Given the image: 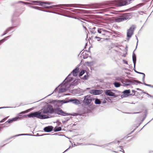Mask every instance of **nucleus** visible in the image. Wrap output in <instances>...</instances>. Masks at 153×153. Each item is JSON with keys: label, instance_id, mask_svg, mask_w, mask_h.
Segmentation results:
<instances>
[{"label": "nucleus", "instance_id": "c85d7f7f", "mask_svg": "<svg viewBox=\"0 0 153 153\" xmlns=\"http://www.w3.org/2000/svg\"><path fill=\"white\" fill-rule=\"evenodd\" d=\"M132 58H133V61L134 62H135V61H136V57H135V55L134 54L133 55Z\"/></svg>", "mask_w": 153, "mask_h": 153}, {"label": "nucleus", "instance_id": "dca6fc26", "mask_svg": "<svg viewBox=\"0 0 153 153\" xmlns=\"http://www.w3.org/2000/svg\"><path fill=\"white\" fill-rule=\"evenodd\" d=\"M144 120V119L142 117H139L137 118V121L138 124H140L142 123Z\"/></svg>", "mask_w": 153, "mask_h": 153}, {"label": "nucleus", "instance_id": "49530a36", "mask_svg": "<svg viewBox=\"0 0 153 153\" xmlns=\"http://www.w3.org/2000/svg\"><path fill=\"white\" fill-rule=\"evenodd\" d=\"M146 125H144V126L138 131V132L140 131L146 126Z\"/></svg>", "mask_w": 153, "mask_h": 153}, {"label": "nucleus", "instance_id": "6ab92c4d", "mask_svg": "<svg viewBox=\"0 0 153 153\" xmlns=\"http://www.w3.org/2000/svg\"><path fill=\"white\" fill-rule=\"evenodd\" d=\"M32 2L33 3H35L37 4H39L42 5H43L44 4H45L46 3L45 2H42L39 1H32Z\"/></svg>", "mask_w": 153, "mask_h": 153}, {"label": "nucleus", "instance_id": "c03bdc74", "mask_svg": "<svg viewBox=\"0 0 153 153\" xmlns=\"http://www.w3.org/2000/svg\"><path fill=\"white\" fill-rule=\"evenodd\" d=\"M70 147H71V146H70L69 147L68 149H66L63 153L67 152L68 150V149L70 148Z\"/></svg>", "mask_w": 153, "mask_h": 153}, {"label": "nucleus", "instance_id": "9b49d317", "mask_svg": "<svg viewBox=\"0 0 153 153\" xmlns=\"http://www.w3.org/2000/svg\"><path fill=\"white\" fill-rule=\"evenodd\" d=\"M105 94L107 95L114 96V97H117L116 96H115V94L111 91L110 90H106L105 91Z\"/></svg>", "mask_w": 153, "mask_h": 153}, {"label": "nucleus", "instance_id": "b1692460", "mask_svg": "<svg viewBox=\"0 0 153 153\" xmlns=\"http://www.w3.org/2000/svg\"><path fill=\"white\" fill-rule=\"evenodd\" d=\"M101 101L98 99H96L95 100V103L96 104H101Z\"/></svg>", "mask_w": 153, "mask_h": 153}, {"label": "nucleus", "instance_id": "6e6552de", "mask_svg": "<svg viewBox=\"0 0 153 153\" xmlns=\"http://www.w3.org/2000/svg\"><path fill=\"white\" fill-rule=\"evenodd\" d=\"M53 129V127L51 126H48L45 127L43 129L44 131L46 132H50L52 131Z\"/></svg>", "mask_w": 153, "mask_h": 153}, {"label": "nucleus", "instance_id": "aec40b11", "mask_svg": "<svg viewBox=\"0 0 153 153\" xmlns=\"http://www.w3.org/2000/svg\"><path fill=\"white\" fill-rule=\"evenodd\" d=\"M123 77H122L117 76L115 78V80L117 81H120L121 82H124L123 81Z\"/></svg>", "mask_w": 153, "mask_h": 153}, {"label": "nucleus", "instance_id": "37998d69", "mask_svg": "<svg viewBox=\"0 0 153 153\" xmlns=\"http://www.w3.org/2000/svg\"><path fill=\"white\" fill-rule=\"evenodd\" d=\"M25 135H29V136H32V134H25Z\"/></svg>", "mask_w": 153, "mask_h": 153}, {"label": "nucleus", "instance_id": "4d7b16f0", "mask_svg": "<svg viewBox=\"0 0 153 153\" xmlns=\"http://www.w3.org/2000/svg\"><path fill=\"white\" fill-rule=\"evenodd\" d=\"M87 89H90V88H86Z\"/></svg>", "mask_w": 153, "mask_h": 153}, {"label": "nucleus", "instance_id": "cd10ccee", "mask_svg": "<svg viewBox=\"0 0 153 153\" xmlns=\"http://www.w3.org/2000/svg\"><path fill=\"white\" fill-rule=\"evenodd\" d=\"M95 90H91L89 91V93L91 94L94 95Z\"/></svg>", "mask_w": 153, "mask_h": 153}, {"label": "nucleus", "instance_id": "e433bc0d", "mask_svg": "<svg viewBox=\"0 0 153 153\" xmlns=\"http://www.w3.org/2000/svg\"><path fill=\"white\" fill-rule=\"evenodd\" d=\"M32 7L33 8L38 9H39V7H37V6H33V7Z\"/></svg>", "mask_w": 153, "mask_h": 153}, {"label": "nucleus", "instance_id": "5fc2aeb1", "mask_svg": "<svg viewBox=\"0 0 153 153\" xmlns=\"http://www.w3.org/2000/svg\"><path fill=\"white\" fill-rule=\"evenodd\" d=\"M112 152H115V153H116L117 152L115 151H112Z\"/></svg>", "mask_w": 153, "mask_h": 153}, {"label": "nucleus", "instance_id": "20e7f679", "mask_svg": "<svg viewBox=\"0 0 153 153\" xmlns=\"http://www.w3.org/2000/svg\"><path fill=\"white\" fill-rule=\"evenodd\" d=\"M111 32L105 30L102 37L103 39L105 40H110L113 39V37L114 36Z\"/></svg>", "mask_w": 153, "mask_h": 153}, {"label": "nucleus", "instance_id": "f257e3e1", "mask_svg": "<svg viewBox=\"0 0 153 153\" xmlns=\"http://www.w3.org/2000/svg\"><path fill=\"white\" fill-rule=\"evenodd\" d=\"M95 100V98L93 97L91 95H88L84 97V99L83 100V103L86 105L90 106L93 104L92 101Z\"/></svg>", "mask_w": 153, "mask_h": 153}, {"label": "nucleus", "instance_id": "09e8293b", "mask_svg": "<svg viewBox=\"0 0 153 153\" xmlns=\"http://www.w3.org/2000/svg\"><path fill=\"white\" fill-rule=\"evenodd\" d=\"M120 142V141L119 140H118L117 141V143H118V144H119Z\"/></svg>", "mask_w": 153, "mask_h": 153}, {"label": "nucleus", "instance_id": "423d86ee", "mask_svg": "<svg viewBox=\"0 0 153 153\" xmlns=\"http://www.w3.org/2000/svg\"><path fill=\"white\" fill-rule=\"evenodd\" d=\"M65 116L68 114H67L64 112L60 108L54 109L53 113Z\"/></svg>", "mask_w": 153, "mask_h": 153}, {"label": "nucleus", "instance_id": "bb28decb", "mask_svg": "<svg viewBox=\"0 0 153 153\" xmlns=\"http://www.w3.org/2000/svg\"><path fill=\"white\" fill-rule=\"evenodd\" d=\"M94 39H97L98 41H100V39H103V38H101V37H99L97 36H96L94 37Z\"/></svg>", "mask_w": 153, "mask_h": 153}, {"label": "nucleus", "instance_id": "1a4fd4ad", "mask_svg": "<svg viewBox=\"0 0 153 153\" xmlns=\"http://www.w3.org/2000/svg\"><path fill=\"white\" fill-rule=\"evenodd\" d=\"M106 30L103 29L102 28H98L97 29V31L99 33V35H97V36H99L100 37L102 38L103 35Z\"/></svg>", "mask_w": 153, "mask_h": 153}, {"label": "nucleus", "instance_id": "f3484780", "mask_svg": "<svg viewBox=\"0 0 153 153\" xmlns=\"http://www.w3.org/2000/svg\"><path fill=\"white\" fill-rule=\"evenodd\" d=\"M103 92V91L102 90H95L94 95H97L102 94Z\"/></svg>", "mask_w": 153, "mask_h": 153}, {"label": "nucleus", "instance_id": "f8f14e48", "mask_svg": "<svg viewBox=\"0 0 153 153\" xmlns=\"http://www.w3.org/2000/svg\"><path fill=\"white\" fill-rule=\"evenodd\" d=\"M113 143H115L114 142H112L110 143H108L107 144H105L104 145H96V144H92V143L88 144V145H94V146H98V147H102L104 148V147H105V146H108V145H109Z\"/></svg>", "mask_w": 153, "mask_h": 153}, {"label": "nucleus", "instance_id": "5701e85b", "mask_svg": "<svg viewBox=\"0 0 153 153\" xmlns=\"http://www.w3.org/2000/svg\"><path fill=\"white\" fill-rule=\"evenodd\" d=\"M23 135H25V134H16V135H14V136H12L10 137L9 138V139H12L13 137H15L19 136H23Z\"/></svg>", "mask_w": 153, "mask_h": 153}, {"label": "nucleus", "instance_id": "13d9d810", "mask_svg": "<svg viewBox=\"0 0 153 153\" xmlns=\"http://www.w3.org/2000/svg\"><path fill=\"white\" fill-rule=\"evenodd\" d=\"M42 131V132H43V131Z\"/></svg>", "mask_w": 153, "mask_h": 153}, {"label": "nucleus", "instance_id": "4c0bfd02", "mask_svg": "<svg viewBox=\"0 0 153 153\" xmlns=\"http://www.w3.org/2000/svg\"><path fill=\"white\" fill-rule=\"evenodd\" d=\"M10 30V29H7L5 31V33H4V34H3V35H5V34H6V33H7V32H8Z\"/></svg>", "mask_w": 153, "mask_h": 153}, {"label": "nucleus", "instance_id": "3c124183", "mask_svg": "<svg viewBox=\"0 0 153 153\" xmlns=\"http://www.w3.org/2000/svg\"><path fill=\"white\" fill-rule=\"evenodd\" d=\"M33 127V126H30L29 127V128H32Z\"/></svg>", "mask_w": 153, "mask_h": 153}, {"label": "nucleus", "instance_id": "052dcab7", "mask_svg": "<svg viewBox=\"0 0 153 153\" xmlns=\"http://www.w3.org/2000/svg\"><path fill=\"white\" fill-rule=\"evenodd\" d=\"M20 2H23L22 1H20Z\"/></svg>", "mask_w": 153, "mask_h": 153}, {"label": "nucleus", "instance_id": "393cba45", "mask_svg": "<svg viewBox=\"0 0 153 153\" xmlns=\"http://www.w3.org/2000/svg\"><path fill=\"white\" fill-rule=\"evenodd\" d=\"M130 93V90H126L124 91L123 92V93L124 94H129Z\"/></svg>", "mask_w": 153, "mask_h": 153}, {"label": "nucleus", "instance_id": "a19ab883", "mask_svg": "<svg viewBox=\"0 0 153 153\" xmlns=\"http://www.w3.org/2000/svg\"><path fill=\"white\" fill-rule=\"evenodd\" d=\"M71 4H65V6H67V7H71Z\"/></svg>", "mask_w": 153, "mask_h": 153}, {"label": "nucleus", "instance_id": "4be33fe9", "mask_svg": "<svg viewBox=\"0 0 153 153\" xmlns=\"http://www.w3.org/2000/svg\"><path fill=\"white\" fill-rule=\"evenodd\" d=\"M96 28L95 27H94L91 29V33L95 34L96 33V30H95Z\"/></svg>", "mask_w": 153, "mask_h": 153}, {"label": "nucleus", "instance_id": "58836bf2", "mask_svg": "<svg viewBox=\"0 0 153 153\" xmlns=\"http://www.w3.org/2000/svg\"><path fill=\"white\" fill-rule=\"evenodd\" d=\"M123 62L124 63L126 64H128V62L126 61L125 60H123Z\"/></svg>", "mask_w": 153, "mask_h": 153}, {"label": "nucleus", "instance_id": "473e14b6", "mask_svg": "<svg viewBox=\"0 0 153 153\" xmlns=\"http://www.w3.org/2000/svg\"><path fill=\"white\" fill-rule=\"evenodd\" d=\"M51 135V134H42V135H40V136H43L44 135Z\"/></svg>", "mask_w": 153, "mask_h": 153}, {"label": "nucleus", "instance_id": "680f3d73", "mask_svg": "<svg viewBox=\"0 0 153 153\" xmlns=\"http://www.w3.org/2000/svg\"><path fill=\"white\" fill-rule=\"evenodd\" d=\"M5 145V144H4V145L3 146H4Z\"/></svg>", "mask_w": 153, "mask_h": 153}, {"label": "nucleus", "instance_id": "9d476101", "mask_svg": "<svg viewBox=\"0 0 153 153\" xmlns=\"http://www.w3.org/2000/svg\"><path fill=\"white\" fill-rule=\"evenodd\" d=\"M69 102H73L75 104H78L79 102V101L76 99H71L68 101H65L64 100H62L60 101V102H62L63 103H66Z\"/></svg>", "mask_w": 153, "mask_h": 153}, {"label": "nucleus", "instance_id": "79ce46f5", "mask_svg": "<svg viewBox=\"0 0 153 153\" xmlns=\"http://www.w3.org/2000/svg\"><path fill=\"white\" fill-rule=\"evenodd\" d=\"M6 120V118H4L1 121H0V123L3 122L5 121V120Z\"/></svg>", "mask_w": 153, "mask_h": 153}, {"label": "nucleus", "instance_id": "7ed1b4c3", "mask_svg": "<svg viewBox=\"0 0 153 153\" xmlns=\"http://www.w3.org/2000/svg\"><path fill=\"white\" fill-rule=\"evenodd\" d=\"M54 109L52 106L48 105L41 110V112L43 114L53 113Z\"/></svg>", "mask_w": 153, "mask_h": 153}, {"label": "nucleus", "instance_id": "a878e982", "mask_svg": "<svg viewBox=\"0 0 153 153\" xmlns=\"http://www.w3.org/2000/svg\"><path fill=\"white\" fill-rule=\"evenodd\" d=\"M84 73L85 71L84 70H81L79 73V76H82L84 74Z\"/></svg>", "mask_w": 153, "mask_h": 153}, {"label": "nucleus", "instance_id": "2f4dec72", "mask_svg": "<svg viewBox=\"0 0 153 153\" xmlns=\"http://www.w3.org/2000/svg\"><path fill=\"white\" fill-rule=\"evenodd\" d=\"M66 90V88H64V89L61 88L60 90V91H62V92H64V91H65Z\"/></svg>", "mask_w": 153, "mask_h": 153}, {"label": "nucleus", "instance_id": "a211bd4d", "mask_svg": "<svg viewBox=\"0 0 153 153\" xmlns=\"http://www.w3.org/2000/svg\"><path fill=\"white\" fill-rule=\"evenodd\" d=\"M62 130V128L61 127H58L56 126L54 128H53V130L54 132H57L60 131Z\"/></svg>", "mask_w": 153, "mask_h": 153}, {"label": "nucleus", "instance_id": "412c9836", "mask_svg": "<svg viewBox=\"0 0 153 153\" xmlns=\"http://www.w3.org/2000/svg\"><path fill=\"white\" fill-rule=\"evenodd\" d=\"M113 84L114 86L116 88L119 87L121 86L120 83L116 81Z\"/></svg>", "mask_w": 153, "mask_h": 153}, {"label": "nucleus", "instance_id": "ddd939ff", "mask_svg": "<svg viewBox=\"0 0 153 153\" xmlns=\"http://www.w3.org/2000/svg\"><path fill=\"white\" fill-rule=\"evenodd\" d=\"M20 119V117H17L14 118H12L11 119H9L7 121L9 123H12L13 122L17 121Z\"/></svg>", "mask_w": 153, "mask_h": 153}, {"label": "nucleus", "instance_id": "f03ea898", "mask_svg": "<svg viewBox=\"0 0 153 153\" xmlns=\"http://www.w3.org/2000/svg\"><path fill=\"white\" fill-rule=\"evenodd\" d=\"M41 112L38 111L31 113L28 115L30 117H36L40 119H45L48 117V116L41 114Z\"/></svg>", "mask_w": 153, "mask_h": 153}, {"label": "nucleus", "instance_id": "6e6d98bb", "mask_svg": "<svg viewBox=\"0 0 153 153\" xmlns=\"http://www.w3.org/2000/svg\"><path fill=\"white\" fill-rule=\"evenodd\" d=\"M23 113H24V112H22L20 113V114H23Z\"/></svg>", "mask_w": 153, "mask_h": 153}, {"label": "nucleus", "instance_id": "de8ad7c7", "mask_svg": "<svg viewBox=\"0 0 153 153\" xmlns=\"http://www.w3.org/2000/svg\"><path fill=\"white\" fill-rule=\"evenodd\" d=\"M36 126H35V127L34 128H33V131H32V132H33V131H34L35 129V128H36Z\"/></svg>", "mask_w": 153, "mask_h": 153}, {"label": "nucleus", "instance_id": "864d4df0", "mask_svg": "<svg viewBox=\"0 0 153 153\" xmlns=\"http://www.w3.org/2000/svg\"><path fill=\"white\" fill-rule=\"evenodd\" d=\"M144 84H145V85H147V86H149V85H147V84H146V83Z\"/></svg>", "mask_w": 153, "mask_h": 153}, {"label": "nucleus", "instance_id": "f704fd0d", "mask_svg": "<svg viewBox=\"0 0 153 153\" xmlns=\"http://www.w3.org/2000/svg\"><path fill=\"white\" fill-rule=\"evenodd\" d=\"M88 78V76L87 75H85L83 77V79H86Z\"/></svg>", "mask_w": 153, "mask_h": 153}, {"label": "nucleus", "instance_id": "2eb2a0df", "mask_svg": "<svg viewBox=\"0 0 153 153\" xmlns=\"http://www.w3.org/2000/svg\"><path fill=\"white\" fill-rule=\"evenodd\" d=\"M79 70V68L78 67L76 68L74 70L72 73L74 76H76L77 75V74Z\"/></svg>", "mask_w": 153, "mask_h": 153}, {"label": "nucleus", "instance_id": "a18cd8bd", "mask_svg": "<svg viewBox=\"0 0 153 153\" xmlns=\"http://www.w3.org/2000/svg\"><path fill=\"white\" fill-rule=\"evenodd\" d=\"M4 41V39H2V40H1V41H0V44H1V42H3Z\"/></svg>", "mask_w": 153, "mask_h": 153}, {"label": "nucleus", "instance_id": "0eeeda50", "mask_svg": "<svg viewBox=\"0 0 153 153\" xmlns=\"http://www.w3.org/2000/svg\"><path fill=\"white\" fill-rule=\"evenodd\" d=\"M128 19V16L126 15L122 16L119 18L115 19V21L117 22H123L125 20H126Z\"/></svg>", "mask_w": 153, "mask_h": 153}, {"label": "nucleus", "instance_id": "bf43d9fd", "mask_svg": "<svg viewBox=\"0 0 153 153\" xmlns=\"http://www.w3.org/2000/svg\"><path fill=\"white\" fill-rule=\"evenodd\" d=\"M46 7V8H49V7Z\"/></svg>", "mask_w": 153, "mask_h": 153}, {"label": "nucleus", "instance_id": "c9c22d12", "mask_svg": "<svg viewBox=\"0 0 153 153\" xmlns=\"http://www.w3.org/2000/svg\"><path fill=\"white\" fill-rule=\"evenodd\" d=\"M32 136H41L40 135H39V133H37L36 135H32Z\"/></svg>", "mask_w": 153, "mask_h": 153}, {"label": "nucleus", "instance_id": "8fccbe9b", "mask_svg": "<svg viewBox=\"0 0 153 153\" xmlns=\"http://www.w3.org/2000/svg\"><path fill=\"white\" fill-rule=\"evenodd\" d=\"M152 152H153V151H149V153H151Z\"/></svg>", "mask_w": 153, "mask_h": 153}, {"label": "nucleus", "instance_id": "e2e57ef3", "mask_svg": "<svg viewBox=\"0 0 153 153\" xmlns=\"http://www.w3.org/2000/svg\"><path fill=\"white\" fill-rule=\"evenodd\" d=\"M2 108L1 107V108Z\"/></svg>", "mask_w": 153, "mask_h": 153}, {"label": "nucleus", "instance_id": "4468645a", "mask_svg": "<svg viewBox=\"0 0 153 153\" xmlns=\"http://www.w3.org/2000/svg\"><path fill=\"white\" fill-rule=\"evenodd\" d=\"M123 81L122 83L123 84V85L128 86L130 85V82L128 79H124L123 78Z\"/></svg>", "mask_w": 153, "mask_h": 153}, {"label": "nucleus", "instance_id": "7c9ffc66", "mask_svg": "<svg viewBox=\"0 0 153 153\" xmlns=\"http://www.w3.org/2000/svg\"><path fill=\"white\" fill-rule=\"evenodd\" d=\"M138 73L139 74H141L143 75V78L144 79V78H145V74L143 73H140V72H138Z\"/></svg>", "mask_w": 153, "mask_h": 153}, {"label": "nucleus", "instance_id": "c756f323", "mask_svg": "<svg viewBox=\"0 0 153 153\" xmlns=\"http://www.w3.org/2000/svg\"><path fill=\"white\" fill-rule=\"evenodd\" d=\"M140 125H138V126H137L136 128L134 129L133 130V131H132L130 133H129L128 134L129 135L131 134V133H132L133 132H134V131L138 127V126H140Z\"/></svg>", "mask_w": 153, "mask_h": 153}, {"label": "nucleus", "instance_id": "603ef678", "mask_svg": "<svg viewBox=\"0 0 153 153\" xmlns=\"http://www.w3.org/2000/svg\"><path fill=\"white\" fill-rule=\"evenodd\" d=\"M140 4L141 5H143L144 4L143 3H142L141 4Z\"/></svg>", "mask_w": 153, "mask_h": 153}, {"label": "nucleus", "instance_id": "39448f33", "mask_svg": "<svg viewBox=\"0 0 153 153\" xmlns=\"http://www.w3.org/2000/svg\"><path fill=\"white\" fill-rule=\"evenodd\" d=\"M135 27L134 25H132L128 30L127 32V36L131 37L133 34L134 31L135 29Z\"/></svg>", "mask_w": 153, "mask_h": 153}, {"label": "nucleus", "instance_id": "ea45409f", "mask_svg": "<svg viewBox=\"0 0 153 153\" xmlns=\"http://www.w3.org/2000/svg\"><path fill=\"white\" fill-rule=\"evenodd\" d=\"M51 135H60L58 134L57 133H54L53 134H51Z\"/></svg>", "mask_w": 153, "mask_h": 153}, {"label": "nucleus", "instance_id": "72a5a7b5", "mask_svg": "<svg viewBox=\"0 0 153 153\" xmlns=\"http://www.w3.org/2000/svg\"><path fill=\"white\" fill-rule=\"evenodd\" d=\"M119 147L121 149L123 150L122 151L123 152V153H125L123 149V147L122 146H120Z\"/></svg>", "mask_w": 153, "mask_h": 153}]
</instances>
